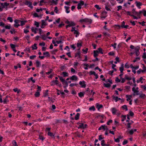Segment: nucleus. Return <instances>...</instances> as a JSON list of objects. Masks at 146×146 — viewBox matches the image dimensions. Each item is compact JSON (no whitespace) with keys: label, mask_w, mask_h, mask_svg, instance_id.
<instances>
[{"label":"nucleus","mask_w":146,"mask_h":146,"mask_svg":"<svg viewBox=\"0 0 146 146\" xmlns=\"http://www.w3.org/2000/svg\"><path fill=\"white\" fill-rule=\"evenodd\" d=\"M85 82L84 81H80L79 84L81 85V87L82 88H85L86 86V84H85Z\"/></svg>","instance_id":"nucleus-5"},{"label":"nucleus","mask_w":146,"mask_h":146,"mask_svg":"<svg viewBox=\"0 0 146 146\" xmlns=\"http://www.w3.org/2000/svg\"><path fill=\"white\" fill-rule=\"evenodd\" d=\"M12 49L15 48V44H11L10 45Z\"/></svg>","instance_id":"nucleus-61"},{"label":"nucleus","mask_w":146,"mask_h":146,"mask_svg":"<svg viewBox=\"0 0 146 146\" xmlns=\"http://www.w3.org/2000/svg\"><path fill=\"white\" fill-rule=\"evenodd\" d=\"M44 2H44V0H42L41 1H40L39 5L40 6L42 5L43 4H42V3H44Z\"/></svg>","instance_id":"nucleus-48"},{"label":"nucleus","mask_w":146,"mask_h":146,"mask_svg":"<svg viewBox=\"0 0 146 146\" xmlns=\"http://www.w3.org/2000/svg\"><path fill=\"white\" fill-rule=\"evenodd\" d=\"M37 44H35L33 45V46L32 47V49H37V47L36 46Z\"/></svg>","instance_id":"nucleus-23"},{"label":"nucleus","mask_w":146,"mask_h":146,"mask_svg":"<svg viewBox=\"0 0 146 146\" xmlns=\"http://www.w3.org/2000/svg\"><path fill=\"white\" fill-rule=\"evenodd\" d=\"M129 114L131 116H133L134 115V113L131 111H129Z\"/></svg>","instance_id":"nucleus-52"},{"label":"nucleus","mask_w":146,"mask_h":146,"mask_svg":"<svg viewBox=\"0 0 146 146\" xmlns=\"http://www.w3.org/2000/svg\"><path fill=\"white\" fill-rule=\"evenodd\" d=\"M78 4H79L80 6H82L84 5V2L82 1H80V2Z\"/></svg>","instance_id":"nucleus-34"},{"label":"nucleus","mask_w":146,"mask_h":146,"mask_svg":"<svg viewBox=\"0 0 146 146\" xmlns=\"http://www.w3.org/2000/svg\"><path fill=\"white\" fill-rule=\"evenodd\" d=\"M21 23V26H23L27 22V21H20Z\"/></svg>","instance_id":"nucleus-29"},{"label":"nucleus","mask_w":146,"mask_h":146,"mask_svg":"<svg viewBox=\"0 0 146 146\" xmlns=\"http://www.w3.org/2000/svg\"><path fill=\"white\" fill-rule=\"evenodd\" d=\"M7 20L9 21L10 22H12L13 21V20L11 17H8L7 18Z\"/></svg>","instance_id":"nucleus-41"},{"label":"nucleus","mask_w":146,"mask_h":146,"mask_svg":"<svg viewBox=\"0 0 146 146\" xmlns=\"http://www.w3.org/2000/svg\"><path fill=\"white\" fill-rule=\"evenodd\" d=\"M117 45L116 43H114V44H111V46H112L113 47V48L114 49H115L116 48V46Z\"/></svg>","instance_id":"nucleus-60"},{"label":"nucleus","mask_w":146,"mask_h":146,"mask_svg":"<svg viewBox=\"0 0 146 146\" xmlns=\"http://www.w3.org/2000/svg\"><path fill=\"white\" fill-rule=\"evenodd\" d=\"M94 7L97 8L98 10L100 9L101 8L98 5H96L94 6Z\"/></svg>","instance_id":"nucleus-46"},{"label":"nucleus","mask_w":146,"mask_h":146,"mask_svg":"<svg viewBox=\"0 0 146 146\" xmlns=\"http://www.w3.org/2000/svg\"><path fill=\"white\" fill-rule=\"evenodd\" d=\"M105 141L104 140H102L101 141V145L102 146H109V144H106L104 143Z\"/></svg>","instance_id":"nucleus-12"},{"label":"nucleus","mask_w":146,"mask_h":146,"mask_svg":"<svg viewBox=\"0 0 146 146\" xmlns=\"http://www.w3.org/2000/svg\"><path fill=\"white\" fill-rule=\"evenodd\" d=\"M132 90L133 92L134 93L133 94V96H135V95H139V91L137 90H135V88L134 87H133L132 88Z\"/></svg>","instance_id":"nucleus-3"},{"label":"nucleus","mask_w":146,"mask_h":146,"mask_svg":"<svg viewBox=\"0 0 146 146\" xmlns=\"http://www.w3.org/2000/svg\"><path fill=\"white\" fill-rule=\"evenodd\" d=\"M140 48V47L138 46H137L135 48V52H137V50L139 51V49Z\"/></svg>","instance_id":"nucleus-33"},{"label":"nucleus","mask_w":146,"mask_h":146,"mask_svg":"<svg viewBox=\"0 0 146 146\" xmlns=\"http://www.w3.org/2000/svg\"><path fill=\"white\" fill-rule=\"evenodd\" d=\"M121 117H123V119L121 120L122 121H124L126 119V115H122Z\"/></svg>","instance_id":"nucleus-47"},{"label":"nucleus","mask_w":146,"mask_h":146,"mask_svg":"<svg viewBox=\"0 0 146 146\" xmlns=\"http://www.w3.org/2000/svg\"><path fill=\"white\" fill-rule=\"evenodd\" d=\"M66 23L68 24V25L66 26V29L68 28L69 27H73L76 24L73 21H69L67 20L65 22Z\"/></svg>","instance_id":"nucleus-1"},{"label":"nucleus","mask_w":146,"mask_h":146,"mask_svg":"<svg viewBox=\"0 0 146 146\" xmlns=\"http://www.w3.org/2000/svg\"><path fill=\"white\" fill-rule=\"evenodd\" d=\"M70 79L71 80L76 81L78 80V78L76 76L73 75L72 77H71Z\"/></svg>","instance_id":"nucleus-6"},{"label":"nucleus","mask_w":146,"mask_h":146,"mask_svg":"<svg viewBox=\"0 0 146 146\" xmlns=\"http://www.w3.org/2000/svg\"><path fill=\"white\" fill-rule=\"evenodd\" d=\"M126 97L127 98V97L128 96H129V98H127V101H128L129 100H131V98L132 97V96L131 95H126Z\"/></svg>","instance_id":"nucleus-37"},{"label":"nucleus","mask_w":146,"mask_h":146,"mask_svg":"<svg viewBox=\"0 0 146 146\" xmlns=\"http://www.w3.org/2000/svg\"><path fill=\"white\" fill-rule=\"evenodd\" d=\"M111 111L112 113L113 114H115L118 111V110L114 108H112Z\"/></svg>","instance_id":"nucleus-10"},{"label":"nucleus","mask_w":146,"mask_h":146,"mask_svg":"<svg viewBox=\"0 0 146 146\" xmlns=\"http://www.w3.org/2000/svg\"><path fill=\"white\" fill-rule=\"evenodd\" d=\"M108 54L110 56H113L115 54L113 52H109L108 53Z\"/></svg>","instance_id":"nucleus-44"},{"label":"nucleus","mask_w":146,"mask_h":146,"mask_svg":"<svg viewBox=\"0 0 146 146\" xmlns=\"http://www.w3.org/2000/svg\"><path fill=\"white\" fill-rule=\"evenodd\" d=\"M58 84V81L57 80H53L51 81V86H54L55 85H57Z\"/></svg>","instance_id":"nucleus-4"},{"label":"nucleus","mask_w":146,"mask_h":146,"mask_svg":"<svg viewBox=\"0 0 146 146\" xmlns=\"http://www.w3.org/2000/svg\"><path fill=\"white\" fill-rule=\"evenodd\" d=\"M98 53L99 52L100 53L103 54V52H102V49L101 48H98Z\"/></svg>","instance_id":"nucleus-25"},{"label":"nucleus","mask_w":146,"mask_h":146,"mask_svg":"<svg viewBox=\"0 0 146 146\" xmlns=\"http://www.w3.org/2000/svg\"><path fill=\"white\" fill-rule=\"evenodd\" d=\"M125 22L124 21H123L122 22L121 25V26L120 25H118L117 26L119 27V28L121 27L123 28V27L125 25Z\"/></svg>","instance_id":"nucleus-22"},{"label":"nucleus","mask_w":146,"mask_h":146,"mask_svg":"<svg viewBox=\"0 0 146 146\" xmlns=\"http://www.w3.org/2000/svg\"><path fill=\"white\" fill-rule=\"evenodd\" d=\"M94 56V57H96L98 55V50H94L93 51Z\"/></svg>","instance_id":"nucleus-16"},{"label":"nucleus","mask_w":146,"mask_h":146,"mask_svg":"<svg viewBox=\"0 0 146 146\" xmlns=\"http://www.w3.org/2000/svg\"><path fill=\"white\" fill-rule=\"evenodd\" d=\"M39 138L40 139H41L42 141H43L44 139V138L41 135H39Z\"/></svg>","instance_id":"nucleus-45"},{"label":"nucleus","mask_w":146,"mask_h":146,"mask_svg":"<svg viewBox=\"0 0 146 146\" xmlns=\"http://www.w3.org/2000/svg\"><path fill=\"white\" fill-rule=\"evenodd\" d=\"M43 54L44 55H45V57H50V55L49 52H48L46 51L45 52H44L43 53Z\"/></svg>","instance_id":"nucleus-15"},{"label":"nucleus","mask_w":146,"mask_h":146,"mask_svg":"<svg viewBox=\"0 0 146 146\" xmlns=\"http://www.w3.org/2000/svg\"><path fill=\"white\" fill-rule=\"evenodd\" d=\"M58 51L57 49H55L53 50H52L51 51V52L52 54H55V53Z\"/></svg>","instance_id":"nucleus-35"},{"label":"nucleus","mask_w":146,"mask_h":146,"mask_svg":"<svg viewBox=\"0 0 146 146\" xmlns=\"http://www.w3.org/2000/svg\"><path fill=\"white\" fill-rule=\"evenodd\" d=\"M31 30L32 32H34L35 34H36L37 33L35 29L33 27H32L31 28Z\"/></svg>","instance_id":"nucleus-54"},{"label":"nucleus","mask_w":146,"mask_h":146,"mask_svg":"<svg viewBox=\"0 0 146 146\" xmlns=\"http://www.w3.org/2000/svg\"><path fill=\"white\" fill-rule=\"evenodd\" d=\"M36 64L37 67H39L40 65V62L38 60H37L36 61Z\"/></svg>","instance_id":"nucleus-30"},{"label":"nucleus","mask_w":146,"mask_h":146,"mask_svg":"<svg viewBox=\"0 0 146 146\" xmlns=\"http://www.w3.org/2000/svg\"><path fill=\"white\" fill-rule=\"evenodd\" d=\"M84 92H80L78 93V95L80 97L82 98L84 96Z\"/></svg>","instance_id":"nucleus-18"},{"label":"nucleus","mask_w":146,"mask_h":146,"mask_svg":"<svg viewBox=\"0 0 146 146\" xmlns=\"http://www.w3.org/2000/svg\"><path fill=\"white\" fill-rule=\"evenodd\" d=\"M89 110L90 111L93 110L94 111L95 110V108L94 106H93L89 108Z\"/></svg>","instance_id":"nucleus-31"},{"label":"nucleus","mask_w":146,"mask_h":146,"mask_svg":"<svg viewBox=\"0 0 146 146\" xmlns=\"http://www.w3.org/2000/svg\"><path fill=\"white\" fill-rule=\"evenodd\" d=\"M5 28L6 29H9L11 28V26L10 25H5Z\"/></svg>","instance_id":"nucleus-51"},{"label":"nucleus","mask_w":146,"mask_h":146,"mask_svg":"<svg viewBox=\"0 0 146 146\" xmlns=\"http://www.w3.org/2000/svg\"><path fill=\"white\" fill-rule=\"evenodd\" d=\"M64 8L65 9V12L67 13H68L70 12V7H69L64 6Z\"/></svg>","instance_id":"nucleus-8"},{"label":"nucleus","mask_w":146,"mask_h":146,"mask_svg":"<svg viewBox=\"0 0 146 146\" xmlns=\"http://www.w3.org/2000/svg\"><path fill=\"white\" fill-rule=\"evenodd\" d=\"M48 134L49 136H50L51 137H53L54 138V135H53V133H52L50 131H49L48 133Z\"/></svg>","instance_id":"nucleus-32"},{"label":"nucleus","mask_w":146,"mask_h":146,"mask_svg":"<svg viewBox=\"0 0 146 146\" xmlns=\"http://www.w3.org/2000/svg\"><path fill=\"white\" fill-rule=\"evenodd\" d=\"M135 3L136 4L137 6L140 9L141 8L140 6L142 5V4L140 2H138L137 1L135 2Z\"/></svg>","instance_id":"nucleus-9"},{"label":"nucleus","mask_w":146,"mask_h":146,"mask_svg":"<svg viewBox=\"0 0 146 146\" xmlns=\"http://www.w3.org/2000/svg\"><path fill=\"white\" fill-rule=\"evenodd\" d=\"M82 46V43H78L77 44V46L78 47H80Z\"/></svg>","instance_id":"nucleus-57"},{"label":"nucleus","mask_w":146,"mask_h":146,"mask_svg":"<svg viewBox=\"0 0 146 146\" xmlns=\"http://www.w3.org/2000/svg\"><path fill=\"white\" fill-rule=\"evenodd\" d=\"M40 11H42V8H40V9H36V11L37 12H39Z\"/></svg>","instance_id":"nucleus-59"},{"label":"nucleus","mask_w":146,"mask_h":146,"mask_svg":"<svg viewBox=\"0 0 146 146\" xmlns=\"http://www.w3.org/2000/svg\"><path fill=\"white\" fill-rule=\"evenodd\" d=\"M80 115V114L79 113H77L75 116V119L76 120L78 119H79Z\"/></svg>","instance_id":"nucleus-17"},{"label":"nucleus","mask_w":146,"mask_h":146,"mask_svg":"<svg viewBox=\"0 0 146 146\" xmlns=\"http://www.w3.org/2000/svg\"><path fill=\"white\" fill-rule=\"evenodd\" d=\"M24 4L26 5H28V7H30L31 9L33 8V7L32 6V3L28 1H26L24 3Z\"/></svg>","instance_id":"nucleus-2"},{"label":"nucleus","mask_w":146,"mask_h":146,"mask_svg":"<svg viewBox=\"0 0 146 146\" xmlns=\"http://www.w3.org/2000/svg\"><path fill=\"white\" fill-rule=\"evenodd\" d=\"M13 146H17V143L15 140L13 141Z\"/></svg>","instance_id":"nucleus-55"},{"label":"nucleus","mask_w":146,"mask_h":146,"mask_svg":"<svg viewBox=\"0 0 146 146\" xmlns=\"http://www.w3.org/2000/svg\"><path fill=\"white\" fill-rule=\"evenodd\" d=\"M106 127L105 125H102L101 127H100L98 129L99 130H100L102 129H104V130H105V127Z\"/></svg>","instance_id":"nucleus-21"},{"label":"nucleus","mask_w":146,"mask_h":146,"mask_svg":"<svg viewBox=\"0 0 146 146\" xmlns=\"http://www.w3.org/2000/svg\"><path fill=\"white\" fill-rule=\"evenodd\" d=\"M35 96L36 97H38L40 95V92H38V91H37V92H35Z\"/></svg>","instance_id":"nucleus-24"},{"label":"nucleus","mask_w":146,"mask_h":146,"mask_svg":"<svg viewBox=\"0 0 146 146\" xmlns=\"http://www.w3.org/2000/svg\"><path fill=\"white\" fill-rule=\"evenodd\" d=\"M86 21L85 22L86 23H88V24H91L92 23V20L91 19H88V18H86Z\"/></svg>","instance_id":"nucleus-13"},{"label":"nucleus","mask_w":146,"mask_h":146,"mask_svg":"<svg viewBox=\"0 0 146 146\" xmlns=\"http://www.w3.org/2000/svg\"><path fill=\"white\" fill-rule=\"evenodd\" d=\"M96 74V73L94 71H91L90 72V75H92L93 74L94 75H95V74Z\"/></svg>","instance_id":"nucleus-43"},{"label":"nucleus","mask_w":146,"mask_h":146,"mask_svg":"<svg viewBox=\"0 0 146 146\" xmlns=\"http://www.w3.org/2000/svg\"><path fill=\"white\" fill-rule=\"evenodd\" d=\"M128 142V141L127 140H125L123 142V145H125Z\"/></svg>","instance_id":"nucleus-62"},{"label":"nucleus","mask_w":146,"mask_h":146,"mask_svg":"<svg viewBox=\"0 0 146 146\" xmlns=\"http://www.w3.org/2000/svg\"><path fill=\"white\" fill-rule=\"evenodd\" d=\"M74 34H76V35H75V36L76 37H77L78 36H79L80 33L77 31L76 30L75 31L74 33Z\"/></svg>","instance_id":"nucleus-20"},{"label":"nucleus","mask_w":146,"mask_h":146,"mask_svg":"<svg viewBox=\"0 0 146 146\" xmlns=\"http://www.w3.org/2000/svg\"><path fill=\"white\" fill-rule=\"evenodd\" d=\"M58 77L59 78L60 80L62 82V84H63L64 83V79L62 76H58Z\"/></svg>","instance_id":"nucleus-26"},{"label":"nucleus","mask_w":146,"mask_h":146,"mask_svg":"<svg viewBox=\"0 0 146 146\" xmlns=\"http://www.w3.org/2000/svg\"><path fill=\"white\" fill-rule=\"evenodd\" d=\"M143 15L144 16L146 17V11L145 10L143 9Z\"/></svg>","instance_id":"nucleus-64"},{"label":"nucleus","mask_w":146,"mask_h":146,"mask_svg":"<svg viewBox=\"0 0 146 146\" xmlns=\"http://www.w3.org/2000/svg\"><path fill=\"white\" fill-rule=\"evenodd\" d=\"M33 16L35 17H39V15H38L37 14V13H35L34 14H33Z\"/></svg>","instance_id":"nucleus-58"},{"label":"nucleus","mask_w":146,"mask_h":146,"mask_svg":"<svg viewBox=\"0 0 146 146\" xmlns=\"http://www.w3.org/2000/svg\"><path fill=\"white\" fill-rule=\"evenodd\" d=\"M123 70L124 64H122L121 65V67H119V70L121 73H123Z\"/></svg>","instance_id":"nucleus-11"},{"label":"nucleus","mask_w":146,"mask_h":146,"mask_svg":"<svg viewBox=\"0 0 146 146\" xmlns=\"http://www.w3.org/2000/svg\"><path fill=\"white\" fill-rule=\"evenodd\" d=\"M80 51H78L77 53H75V57H76L78 56V55L80 54Z\"/></svg>","instance_id":"nucleus-53"},{"label":"nucleus","mask_w":146,"mask_h":146,"mask_svg":"<svg viewBox=\"0 0 146 146\" xmlns=\"http://www.w3.org/2000/svg\"><path fill=\"white\" fill-rule=\"evenodd\" d=\"M71 47L74 50H75L76 48V46H75L74 44L71 45Z\"/></svg>","instance_id":"nucleus-63"},{"label":"nucleus","mask_w":146,"mask_h":146,"mask_svg":"<svg viewBox=\"0 0 146 146\" xmlns=\"http://www.w3.org/2000/svg\"><path fill=\"white\" fill-rule=\"evenodd\" d=\"M131 124V123H130L129 122H128L127 123V128L129 129L131 127V126H130V125Z\"/></svg>","instance_id":"nucleus-56"},{"label":"nucleus","mask_w":146,"mask_h":146,"mask_svg":"<svg viewBox=\"0 0 146 146\" xmlns=\"http://www.w3.org/2000/svg\"><path fill=\"white\" fill-rule=\"evenodd\" d=\"M104 86L106 88H109L111 86V85L109 83L108 84H105L104 83Z\"/></svg>","instance_id":"nucleus-28"},{"label":"nucleus","mask_w":146,"mask_h":146,"mask_svg":"<svg viewBox=\"0 0 146 146\" xmlns=\"http://www.w3.org/2000/svg\"><path fill=\"white\" fill-rule=\"evenodd\" d=\"M135 53V54L136 56H138L140 54V52L139 51L137 50V52H134Z\"/></svg>","instance_id":"nucleus-40"},{"label":"nucleus","mask_w":146,"mask_h":146,"mask_svg":"<svg viewBox=\"0 0 146 146\" xmlns=\"http://www.w3.org/2000/svg\"><path fill=\"white\" fill-rule=\"evenodd\" d=\"M96 108L98 109V110H100V109L103 108V106L102 104H99L98 103H97L96 105Z\"/></svg>","instance_id":"nucleus-7"},{"label":"nucleus","mask_w":146,"mask_h":146,"mask_svg":"<svg viewBox=\"0 0 146 146\" xmlns=\"http://www.w3.org/2000/svg\"><path fill=\"white\" fill-rule=\"evenodd\" d=\"M41 36L42 37V39L43 40H45L46 39V36L45 35H41Z\"/></svg>","instance_id":"nucleus-36"},{"label":"nucleus","mask_w":146,"mask_h":146,"mask_svg":"<svg viewBox=\"0 0 146 146\" xmlns=\"http://www.w3.org/2000/svg\"><path fill=\"white\" fill-rule=\"evenodd\" d=\"M123 109H125L126 111L128 110V108L126 105H124L121 107Z\"/></svg>","instance_id":"nucleus-27"},{"label":"nucleus","mask_w":146,"mask_h":146,"mask_svg":"<svg viewBox=\"0 0 146 146\" xmlns=\"http://www.w3.org/2000/svg\"><path fill=\"white\" fill-rule=\"evenodd\" d=\"M34 25H35L36 26V27H38L39 26V23L38 22H37L36 21L35 22Z\"/></svg>","instance_id":"nucleus-38"},{"label":"nucleus","mask_w":146,"mask_h":146,"mask_svg":"<svg viewBox=\"0 0 146 146\" xmlns=\"http://www.w3.org/2000/svg\"><path fill=\"white\" fill-rule=\"evenodd\" d=\"M48 2L49 3L54 4L55 5H56L57 3V1H55L54 0H49V1H48Z\"/></svg>","instance_id":"nucleus-14"},{"label":"nucleus","mask_w":146,"mask_h":146,"mask_svg":"<svg viewBox=\"0 0 146 146\" xmlns=\"http://www.w3.org/2000/svg\"><path fill=\"white\" fill-rule=\"evenodd\" d=\"M142 58L143 59H146V53L145 52H144Z\"/></svg>","instance_id":"nucleus-50"},{"label":"nucleus","mask_w":146,"mask_h":146,"mask_svg":"<svg viewBox=\"0 0 146 146\" xmlns=\"http://www.w3.org/2000/svg\"><path fill=\"white\" fill-rule=\"evenodd\" d=\"M140 57H136L135 58V59L134 60H133V62H135L137 61V60H140Z\"/></svg>","instance_id":"nucleus-42"},{"label":"nucleus","mask_w":146,"mask_h":146,"mask_svg":"<svg viewBox=\"0 0 146 146\" xmlns=\"http://www.w3.org/2000/svg\"><path fill=\"white\" fill-rule=\"evenodd\" d=\"M45 21H45L43 20H42L41 21V23H42L41 25H42V26H44V25L46 26L47 25V24L45 22Z\"/></svg>","instance_id":"nucleus-19"},{"label":"nucleus","mask_w":146,"mask_h":146,"mask_svg":"<svg viewBox=\"0 0 146 146\" xmlns=\"http://www.w3.org/2000/svg\"><path fill=\"white\" fill-rule=\"evenodd\" d=\"M80 125H79V127H78V128H83V127H84V124L83 123H81L80 124Z\"/></svg>","instance_id":"nucleus-49"},{"label":"nucleus","mask_w":146,"mask_h":146,"mask_svg":"<svg viewBox=\"0 0 146 146\" xmlns=\"http://www.w3.org/2000/svg\"><path fill=\"white\" fill-rule=\"evenodd\" d=\"M139 23L142 26H145V25L144 24L145 23V22L143 21L142 22H139Z\"/></svg>","instance_id":"nucleus-39"}]
</instances>
